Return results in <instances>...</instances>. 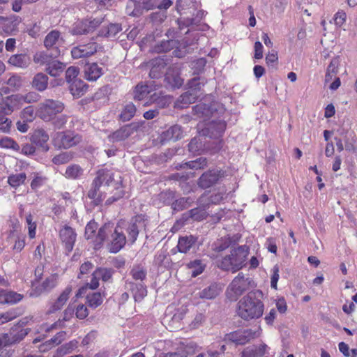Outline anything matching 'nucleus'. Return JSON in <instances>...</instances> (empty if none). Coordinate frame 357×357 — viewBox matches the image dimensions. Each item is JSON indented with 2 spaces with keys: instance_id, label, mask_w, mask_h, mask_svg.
<instances>
[{
  "instance_id": "f257e3e1",
  "label": "nucleus",
  "mask_w": 357,
  "mask_h": 357,
  "mask_svg": "<svg viewBox=\"0 0 357 357\" xmlns=\"http://www.w3.org/2000/svg\"><path fill=\"white\" fill-rule=\"evenodd\" d=\"M263 293L260 290L251 291L238 302L236 313L245 321L260 318L264 313V305L261 301Z\"/></svg>"
},
{
  "instance_id": "f03ea898",
  "label": "nucleus",
  "mask_w": 357,
  "mask_h": 357,
  "mask_svg": "<svg viewBox=\"0 0 357 357\" xmlns=\"http://www.w3.org/2000/svg\"><path fill=\"white\" fill-rule=\"evenodd\" d=\"M105 183L107 186L122 187V178L119 172H114L107 169H100L94 178L92 187L88 192V197L98 206L105 199V195L100 192V188Z\"/></svg>"
},
{
  "instance_id": "7ed1b4c3",
  "label": "nucleus",
  "mask_w": 357,
  "mask_h": 357,
  "mask_svg": "<svg viewBox=\"0 0 357 357\" xmlns=\"http://www.w3.org/2000/svg\"><path fill=\"white\" fill-rule=\"evenodd\" d=\"M248 253L249 248L248 246H238L232 249L229 255L218 260L217 266L223 271L236 273L245 266Z\"/></svg>"
},
{
  "instance_id": "20e7f679",
  "label": "nucleus",
  "mask_w": 357,
  "mask_h": 357,
  "mask_svg": "<svg viewBox=\"0 0 357 357\" xmlns=\"http://www.w3.org/2000/svg\"><path fill=\"white\" fill-rule=\"evenodd\" d=\"M252 280L243 273H239L228 285L225 295L231 302L236 301L241 296L248 291L252 284Z\"/></svg>"
},
{
  "instance_id": "39448f33",
  "label": "nucleus",
  "mask_w": 357,
  "mask_h": 357,
  "mask_svg": "<svg viewBox=\"0 0 357 357\" xmlns=\"http://www.w3.org/2000/svg\"><path fill=\"white\" fill-rule=\"evenodd\" d=\"M64 104L58 100L45 99L40 102L36 110L37 116L45 122L51 121L63 112Z\"/></svg>"
},
{
  "instance_id": "423d86ee",
  "label": "nucleus",
  "mask_w": 357,
  "mask_h": 357,
  "mask_svg": "<svg viewBox=\"0 0 357 357\" xmlns=\"http://www.w3.org/2000/svg\"><path fill=\"white\" fill-rule=\"evenodd\" d=\"M119 225H121L122 229H126L128 241L133 244L136 241L139 231L146 229L147 220L144 215H137L132 218L128 222L120 221Z\"/></svg>"
},
{
  "instance_id": "0eeeda50",
  "label": "nucleus",
  "mask_w": 357,
  "mask_h": 357,
  "mask_svg": "<svg viewBox=\"0 0 357 357\" xmlns=\"http://www.w3.org/2000/svg\"><path fill=\"white\" fill-rule=\"evenodd\" d=\"M29 328H24L20 326H15L8 333L0 335V349L22 341L30 332Z\"/></svg>"
},
{
  "instance_id": "6e6552de",
  "label": "nucleus",
  "mask_w": 357,
  "mask_h": 357,
  "mask_svg": "<svg viewBox=\"0 0 357 357\" xmlns=\"http://www.w3.org/2000/svg\"><path fill=\"white\" fill-rule=\"evenodd\" d=\"M261 334V329L257 330L246 329L243 331H237L227 335V339L236 344L243 345L258 337Z\"/></svg>"
},
{
  "instance_id": "1a4fd4ad",
  "label": "nucleus",
  "mask_w": 357,
  "mask_h": 357,
  "mask_svg": "<svg viewBox=\"0 0 357 357\" xmlns=\"http://www.w3.org/2000/svg\"><path fill=\"white\" fill-rule=\"evenodd\" d=\"M64 42L61 33L57 30H52L47 34L43 43L46 49L52 51L54 57H58L61 52L59 47L63 45Z\"/></svg>"
},
{
  "instance_id": "9d476101",
  "label": "nucleus",
  "mask_w": 357,
  "mask_h": 357,
  "mask_svg": "<svg viewBox=\"0 0 357 357\" xmlns=\"http://www.w3.org/2000/svg\"><path fill=\"white\" fill-rule=\"evenodd\" d=\"M80 135L73 132H57L53 139L55 146L59 149H69L77 145L81 141Z\"/></svg>"
},
{
  "instance_id": "9b49d317",
  "label": "nucleus",
  "mask_w": 357,
  "mask_h": 357,
  "mask_svg": "<svg viewBox=\"0 0 357 357\" xmlns=\"http://www.w3.org/2000/svg\"><path fill=\"white\" fill-rule=\"evenodd\" d=\"M103 18H89L78 22L72 29L73 35H83L93 32L102 22Z\"/></svg>"
},
{
  "instance_id": "f8f14e48",
  "label": "nucleus",
  "mask_w": 357,
  "mask_h": 357,
  "mask_svg": "<svg viewBox=\"0 0 357 357\" xmlns=\"http://www.w3.org/2000/svg\"><path fill=\"white\" fill-rule=\"evenodd\" d=\"M222 176V174L221 172V170L218 169H211L208 170L204 174H202V176L199 178L197 184L199 187H200L202 189H206L208 188H211L221 178Z\"/></svg>"
},
{
  "instance_id": "ddd939ff",
  "label": "nucleus",
  "mask_w": 357,
  "mask_h": 357,
  "mask_svg": "<svg viewBox=\"0 0 357 357\" xmlns=\"http://www.w3.org/2000/svg\"><path fill=\"white\" fill-rule=\"evenodd\" d=\"M111 237L110 251L116 253L123 248L126 243V236L121 228V225L118 224L114 230H112Z\"/></svg>"
},
{
  "instance_id": "4468645a",
  "label": "nucleus",
  "mask_w": 357,
  "mask_h": 357,
  "mask_svg": "<svg viewBox=\"0 0 357 357\" xmlns=\"http://www.w3.org/2000/svg\"><path fill=\"white\" fill-rule=\"evenodd\" d=\"M97 43L95 42H91L88 44L79 45L73 47L71 50V55L75 59L87 57L95 54L97 52Z\"/></svg>"
},
{
  "instance_id": "2eb2a0df",
  "label": "nucleus",
  "mask_w": 357,
  "mask_h": 357,
  "mask_svg": "<svg viewBox=\"0 0 357 357\" xmlns=\"http://www.w3.org/2000/svg\"><path fill=\"white\" fill-rule=\"evenodd\" d=\"M138 128L135 123L126 125L109 135V140L112 142H117L126 139Z\"/></svg>"
},
{
  "instance_id": "dca6fc26",
  "label": "nucleus",
  "mask_w": 357,
  "mask_h": 357,
  "mask_svg": "<svg viewBox=\"0 0 357 357\" xmlns=\"http://www.w3.org/2000/svg\"><path fill=\"white\" fill-rule=\"evenodd\" d=\"M73 291V288L70 285H68L59 295L57 298L50 305L48 313H54L59 310H61L63 306L66 304L68 301L71 293Z\"/></svg>"
},
{
  "instance_id": "f3484780",
  "label": "nucleus",
  "mask_w": 357,
  "mask_h": 357,
  "mask_svg": "<svg viewBox=\"0 0 357 357\" xmlns=\"http://www.w3.org/2000/svg\"><path fill=\"white\" fill-rule=\"evenodd\" d=\"M165 80L172 88H179L183 84V79L180 76V68L173 65L167 68Z\"/></svg>"
},
{
  "instance_id": "a211bd4d",
  "label": "nucleus",
  "mask_w": 357,
  "mask_h": 357,
  "mask_svg": "<svg viewBox=\"0 0 357 357\" xmlns=\"http://www.w3.org/2000/svg\"><path fill=\"white\" fill-rule=\"evenodd\" d=\"M225 128L226 123L224 121H212L202 130V135L210 138H218L225 132Z\"/></svg>"
},
{
  "instance_id": "6ab92c4d",
  "label": "nucleus",
  "mask_w": 357,
  "mask_h": 357,
  "mask_svg": "<svg viewBox=\"0 0 357 357\" xmlns=\"http://www.w3.org/2000/svg\"><path fill=\"white\" fill-rule=\"evenodd\" d=\"M57 285V275H52L47 278L41 284L36 286L30 293L31 296H38L44 292L50 291Z\"/></svg>"
},
{
  "instance_id": "aec40b11",
  "label": "nucleus",
  "mask_w": 357,
  "mask_h": 357,
  "mask_svg": "<svg viewBox=\"0 0 357 357\" xmlns=\"http://www.w3.org/2000/svg\"><path fill=\"white\" fill-rule=\"evenodd\" d=\"M183 132V130L180 126H172L160 134V142L164 144L169 141H177L182 138Z\"/></svg>"
},
{
  "instance_id": "412c9836",
  "label": "nucleus",
  "mask_w": 357,
  "mask_h": 357,
  "mask_svg": "<svg viewBox=\"0 0 357 357\" xmlns=\"http://www.w3.org/2000/svg\"><path fill=\"white\" fill-rule=\"evenodd\" d=\"M60 238L65 244L66 250L70 252L76 240V233L75 231L70 227L66 226L60 230Z\"/></svg>"
},
{
  "instance_id": "4be33fe9",
  "label": "nucleus",
  "mask_w": 357,
  "mask_h": 357,
  "mask_svg": "<svg viewBox=\"0 0 357 357\" xmlns=\"http://www.w3.org/2000/svg\"><path fill=\"white\" fill-rule=\"evenodd\" d=\"M167 64L166 61L160 56L152 59L150 61L151 68L150 70L149 76L151 78H158L161 77Z\"/></svg>"
},
{
  "instance_id": "5701e85b",
  "label": "nucleus",
  "mask_w": 357,
  "mask_h": 357,
  "mask_svg": "<svg viewBox=\"0 0 357 357\" xmlns=\"http://www.w3.org/2000/svg\"><path fill=\"white\" fill-rule=\"evenodd\" d=\"M222 291L220 284L212 283L199 292V297L202 299H214Z\"/></svg>"
},
{
  "instance_id": "b1692460",
  "label": "nucleus",
  "mask_w": 357,
  "mask_h": 357,
  "mask_svg": "<svg viewBox=\"0 0 357 357\" xmlns=\"http://www.w3.org/2000/svg\"><path fill=\"white\" fill-rule=\"evenodd\" d=\"M8 62L15 67L24 69L30 65L31 58L26 54H17L12 55Z\"/></svg>"
},
{
  "instance_id": "393cba45",
  "label": "nucleus",
  "mask_w": 357,
  "mask_h": 357,
  "mask_svg": "<svg viewBox=\"0 0 357 357\" xmlns=\"http://www.w3.org/2000/svg\"><path fill=\"white\" fill-rule=\"evenodd\" d=\"M78 341L73 340L59 347L52 355V357H63L71 354L78 347Z\"/></svg>"
},
{
  "instance_id": "a878e982",
  "label": "nucleus",
  "mask_w": 357,
  "mask_h": 357,
  "mask_svg": "<svg viewBox=\"0 0 357 357\" xmlns=\"http://www.w3.org/2000/svg\"><path fill=\"white\" fill-rule=\"evenodd\" d=\"M49 140V135L47 132L42 128L36 130L32 136L31 141L37 145L41 146L45 151L48 150V146L47 142Z\"/></svg>"
},
{
  "instance_id": "bb28decb",
  "label": "nucleus",
  "mask_w": 357,
  "mask_h": 357,
  "mask_svg": "<svg viewBox=\"0 0 357 357\" xmlns=\"http://www.w3.org/2000/svg\"><path fill=\"white\" fill-rule=\"evenodd\" d=\"M198 95L192 91H188L181 94L175 102V107L177 108L186 107L190 104L195 102Z\"/></svg>"
},
{
  "instance_id": "cd10ccee",
  "label": "nucleus",
  "mask_w": 357,
  "mask_h": 357,
  "mask_svg": "<svg viewBox=\"0 0 357 357\" xmlns=\"http://www.w3.org/2000/svg\"><path fill=\"white\" fill-rule=\"evenodd\" d=\"M85 78L89 81H96L102 75V68L96 63H92L85 66Z\"/></svg>"
},
{
  "instance_id": "c85d7f7f",
  "label": "nucleus",
  "mask_w": 357,
  "mask_h": 357,
  "mask_svg": "<svg viewBox=\"0 0 357 357\" xmlns=\"http://www.w3.org/2000/svg\"><path fill=\"white\" fill-rule=\"evenodd\" d=\"M6 83L8 86L3 87V91L5 93H9L19 91L23 85V79L17 75H13L8 79Z\"/></svg>"
},
{
  "instance_id": "c756f323",
  "label": "nucleus",
  "mask_w": 357,
  "mask_h": 357,
  "mask_svg": "<svg viewBox=\"0 0 357 357\" xmlns=\"http://www.w3.org/2000/svg\"><path fill=\"white\" fill-rule=\"evenodd\" d=\"M149 103L155 104L158 108H165L170 104V98L167 96H162L161 93H156L150 96L149 100L144 102V105H146Z\"/></svg>"
},
{
  "instance_id": "7c9ffc66",
  "label": "nucleus",
  "mask_w": 357,
  "mask_h": 357,
  "mask_svg": "<svg viewBox=\"0 0 357 357\" xmlns=\"http://www.w3.org/2000/svg\"><path fill=\"white\" fill-rule=\"evenodd\" d=\"M197 238L194 236H185L180 237L177 248L180 252L186 253L195 244Z\"/></svg>"
},
{
  "instance_id": "2f4dec72",
  "label": "nucleus",
  "mask_w": 357,
  "mask_h": 357,
  "mask_svg": "<svg viewBox=\"0 0 357 357\" xmlns=\"http://www.w3.org/2000/svg\"><path fill=\"white\" fill-rule=\"evenodd\" d=\"M121 31L122 27L120 24L111 23L107 26H102L99 31L98 36L106 38H114Z\"/></svg>"
},
{
  "instance_id": "473e14b6",
  "label": "nucleus",
  "mask_w": 357,
  "mask_h": 357,
  "mask_svg": "<svg viewBox=\"0 0 357 357\" xmlns=\"http://www.w3.org/2000/svg\"><path fill=\"white\" fill-rule=\"evenodd\" d=\"M144 10L142 3L135 0H129L127 2L126 13L128 15L138 17L143 13Z\"/></svg>"
},
{
  "instance_id": "72a5a7b5",
  "label": "nucleus",
  "mask_w": 357,
  "mask_h": 357,
  "mask_svg": "<svg viewBox=\"0 0 357 357\" xmlns=\"http://www.w3.org/2000/svg\"><path fill=\"white\" fill-rule=\"evenodd\" d=\"M48 79V77L45 74L38 73L33 78L32 86L38 91H43L47 88Z\"/></svg>"
},
{
  "instance_id": "f704fd0d",
  "label": "nucleus",
  "mask_w": 357,
  "mask_h": 357,
  "mask_svg": "<svg viewBox=\"0 0 357 357\" xmlns=\"http://www.w3.org/2000/svg\"><path fill=\"white\" fill-rule=\"evenodd\" d=\"M340 65L339 57H335L332 59L330 64L327 67L326 73L325 75V83H328L333 80V79L337 77L336 75L338 72V67Z\"/></svg>"
},
{
  "instance_id": "c9c22d12",
  "label": "nucleus",
  "mask_w": 357,
  "mask_h": 357,
  "mask_svg": "<svg viewBox=\"0 0 357 357\" xmlns=\"http://www.w3.org/2000/svg\"><path fill=\"white\" fill-rule=\"evenodd\" d=\"M66 65L58 61L52 60L45 68V71L52 77L59 76L64 70Z\"/></svg>"
},
{
  "instance_id": "e433bc0d",
  "label": "nucleus",
  "mask_w": 357,
  "mask_h": 357,
  "mask_svg": "<svg viewBox=\"0 0 357 357\" xmlns=\"http://www.w3.org/2000/svg\"><path fill=\"white\" fill-rule=\"evenodd\" d=\"M206 218V213L204 209L195 208L183 214V219L185 221L192 219L195 221H201Z\"/></svg>"
},
{
  "instance_id": "4c0bfd02",
  "label": "nucleus",
  "mask_w": 357,
  "mask_h": 357,
  "mask_svg": "<svg viewBox=\"0 0 357 357\" xmlns=\"http://www.w3.org/2000/svg\"><path fill=\"white\" fill-rule=\"evenodd\" d=\"M19 96H7L3 98V100L0 104V111L6 115L10 114L14 109V103L17 100Z\"/></svg>"
},
{
  "instance_id": "58836bf2",
  "label": "nucleus",
  "mask_w": 357,
  "mask_h": 357,
  "mask_svg": "<svg viewBox=\"0 0 357 357\" xmlns=\"http://www.w3.org/2000/svg\"><path fill=\"white\" fill-rule=\"evenodd\" d=\"M21 22L22 19L20 17L16 15L10 16L6 20V22L4 24L5 32L11 34L13 32L17 31L18 26Z\"/></svg>"
},
{
  "instance_id": "ea45409f",
  "label": "nucleus",
  "mask_w": 357,
  "mask_h": 357,
  "mask_svg": "<svg viewBox=\"0 0 357 357\" xmlns=\"http://www.w3.org/2000/svg\"><path fill=\"white\" fill-rule=\"evenodd\" d=\"M86 90V84L80 79H75L70 85V91L73 96L80 97Z\"/></svg>"
},
{
  "instance_id": "a19ab883",
  "label": "nucleus",
  "mask_w": 357,
  "mask_h": 357,
  "mask_svg": "<svg viewBox=\"0 0 357 357\" xmlns=\"http://www.w3.org/2000/svg\"><path fill=\"white\" fill-rule=\"evenodd\" d=\"M207 166V160L206 158L200 157L195 160H192L181 163L179 168H189L192 169H201Z\"/></svg>"
},
{
  "instance_id": "79ce46f5",
  "label": "nucleus",
  "mask_w": 357,
  "mask_h": 357,
  "mask_svg": "<svg viewBox=\"0 0 357 357\" xmlns=\"http://www.w3.org/2000/svg\"><path fill=\"white\" fill-rule=\"evenodd\" d=\"M26 175L24 172L10 174L8 177V183L13 188H17L24 183Z\"/></svg>"
},
{
  "instance_id": "37998d69",
  "label": "nucleus",
  "mask_w": 357,
  "mask_h": 357,
  "mask_svg": "<svg viewBox=\"0 0 357 357\" xmlns=\"http://www.w3.org/2000/svg\"><path fill=\"white\" fill-rule=\"evenodd\" d=\"M52 58H55L53 56V52L50 54L45 52H39L34 54L33 60L34 63L37 64L45 65L47 66L48 63L53 60Z\"/></svg>"
},
{
  "instance_id": "c03bdc74",
  "label": "nucleus",
  "mask_w": 357,
  "mask_h": 357,
  "mask_svg": "<svg viewBox=\"0 0 357 357\" xmlns=\"http://www.w3.org/2000/svg\"><path fill=\"white\" fill-rule=\"evenodd\" d=\"M178 45V41L174 39H168L162 41L159 45L155 46V51L157 52H167L173 50Z\"/></svg>"
},
{
  "instance_id": "a18cd8bd",
  "label": "nucleus",
  "mask_w": 357,
  "mask_h": 357,
  "mask_svg": "<svg viewBox=\"0 0 357 357\" xmlns=\"http://www.w3.org/2000/svg\"><path fill=\"white\" fill-rule=\"evenodd\" d=\"M204 15L205 12L203 10H200L197 11L196 16L195 17L187 19L184 22H183L181 20H178L176 22L178 25L179 29L181 30L183 29L182 26H188L190 25L198 24L202 20Z\"/></svg>"
},
{
  "instance_id": "49530a36",
  "label": "nucleus",
  "mask_w": 357,
  "mask_h": 357,
  "mask_svg": "<svg viewBox=\"0 0 357 357\" xmlns=\"http://www.w3.org/2000/svg\"><path fill=\"white\" fill-rule=\"evenodd\" d=\"M51 121L55 128L63 129L66 128L68 123L70 121V123H71L73 120L71 116L66 114H61L59 116L56 115Z\"/></svg>"
},
{
  "instance_id": "de8ad7c7",
  "label": "nucleus",
  "mask_w": 357,
  "mask_h": 357,
  "mask_svg": "<svg viewBox=\"0 0 357 357\" xmlns=\"http://www.w3.org/2000/svg\"><path fill=\"white\" fill-rule=\"evenodd\" d=\"M66 333L65 331H60L57 333L53 337L47 340L44 344L43 346L46 347V348L44 349V351L45 349H50L52 347L59 345L62 342H63L66 340Z\"/></svg>"
},
{
  "instance_id": "09e8293b",
  "label": "nucleus",
  "mask_w": 357,
  "mask_h": 357,
  "mask_svg": "<svg viewBox=\"0 0 357 357\" xmlns=\"http://www.w3.org/2000/svg\"><path fill=\"white\" fill-rule=\"evenodd\" d=\"M83 173V169L78 165H69L66 170L65 176L68 178L76 179Z\"/></svg>"
},
{
  "instance_id": "8fccbe9b",
  "label": "nucleus",
  "mask_w": 357,
  "mask_h": 357,
  "mask_svg": "<svg viewBox=\"0 0 357 357\" xmlns=\"http://www.w3.org/2000/svg\"><path fill=\"white\" fill-rule=\"evenodd\" d=\"M136 112V107L135 105L130 102L127 104L123 110L122 111L121 114H120V119L123 121H130L135 114Z\"/></svg>"
},
{
  "instance_id": "3c124183",
  "label": "nucleus",
  "mask_w": 357,
  "mask_h": 357,
  "mask_svg": "<svg viewBox=\"0 0 357 357\" xmlns=\"http://www.w3.org/2000/svg\"><path fill=\"white\" fill-rule=\"evenodd\" d=\"M112 227L111 223H106L100 228L96 237V241H98V243H102L107 238L108 235L112 234Z\"/></svg>"
},
{
  "instance_id": "603ef678",
  "label": "nucleus",
  "mask_w": 357,
  "mask_h": 357,
  "mask_svg": "<svg viewBox=\"0 0 357 357\" xmlns=\"http://www.w3.org/2000/svg\"><path fill=\"white\" fill-rule=\"evenodd\" d=\"M192 202L193 199L190 197H181L173 202L172 208L174 211H181L189 207Z\"/></svg>"
},
{
  "instance_id": "864d4df0",
  "label": "nucleus",
  "mask_w": 357,
  "mask_h": 357,
  "mask_svg": "<svg viewBox=\"0 0 357 357\" xmlns=\"http://www.w3.org/2000/svg\"><path fill=\"white\" fill-rule=\"evenodd\" d=\"M130 274L135 280L143 281L146 277V270L140 265L133 266Z\"/></svg>"
},
{
  "instance_id": "5fc2aeb1",
  "label": "nucleus",
  "mask_w": 357,
  "mask_h": 357,
  "mask_svg": "<svg viewBox=\"0 0 357 357\" xmlns=\"http://www.w3.org/2000/svg\"><path fill=\"white\" fill-rule=\"evenodd\" d=\"M86 300L89 305L91 307L96 308L102 304V296L100 293L96 292L87 295Z\"/></svg>"
},
{
  "instance_id": "6e6d98bb",
  "label": "nucleus",
  "mask_w": 357,
  "mask_h": 357,
  "mask_svg": "<svg viewBox=\"0 0 357 357\" xmlns=\"http://www.w3.org/2000/svg\"><path fill=\"white\" fill-rule=\"evenodd\" d=\"M73 158L71 152H63L55 155L52 158V162L55 165H63L70 162Z\"/></svg>"
},
{
  "instance_id": "4d7b16f0",
  "label": "nucleus",
  "mask_w": 357,
  "mask_h": 357,
  "mask_svg": "<svg viewBox=\"0 0 357 357\" xmlns=\"http://www.w3.org/2000/svg\"><path fill=\"white\" fill-rule=\"evenodd\" d=\"M114 273V271L112 268H97L95 270V275H98L99 279H101L103 282L109 281Z\"/></svg>"
},
{
  "instance_id": "13d9d810",
  "label": "nucleus",
  "mask_w": 357,
  "mask_h": 357,
  "mask_svg": "<svg viewBox=\"0 0 357 357\" xmlns=\"http://www.w3.org/2000/svg\"><path fill=\"white\" fill-rule=\"evenodd\" d=\"M149 93V87L146 85H137L134 91V99L137 100H144Z\"/></svg>"
},
{
  "instance_id": "bf43d9fd",
  "label": "nucleus",
  "mask_w": 357,
  "mask_h": 357,
  "mask_svg": "<svg viewBox=\"0 0 357 357\" xmlns=\"http://www.w3.org/2000/svg\"><path fill=\"white\" fill-rule=\"evenodd\" d=\"M204 84L205 82L204 81V79L197 77L190 79L188 82V85L190 91L195 92L197 94V91H200Z\"/></svg>"
},
{
  "instance_id": "052dcab7",
  "label": "nucleus",
  "mask_w": 357,
  "mask_h": 357,
  "mask_svg": "<svg viewBox=\"0 0 357 357\" xmlns=\"http://www.w3.org/2000/svg\"><path fill=\"white\" fill-rule=\"evenodd\" d=\"M202 149V142L197 137L192 138L188 144V151L192 154H199Z\"/></svg>"
},
{
  "instance_id": "680f3d73",
  "label": "nucleus",
  "mask_w": 357,
  "mask_h": 357,
  "mask_svg": "<svg viewBox=\"0 0 357 357\" xmlns=\"http://www.w3.org/2000/svg\"><path fill=\"white\" fill-rule=\"evenodd\" d=\"M188 266L190 268L192 269V275L193 277H196L198 275L201 274L204 268V266L202 265V261L199 259H195L192 261H190Z\"/></svg>"
},
{
  "instance_id": "e2e57ef3",
  "label": "nucleus",
  "mask_w": 357,
  "mask_h": 357,
  "mask_svg": "<svg viewBox=\"0 0 357 357\" xmlns=\"http://www.w3.org/2000/svg\"><path fill=\"white\" fill-rule=\"evenodd\" d=\"M342 142L344 141L345 149L348 151H355V143L356 142L355 133H350L346 137H341Z\"/></svg>"
},
{
  "instance_id": "0e129e2a",
  "label": "nucleus",
  "mask_w": 357,
  "mask_h": 357,
  "mask_svg": "<svg viewBox=\"0 0 357 357\" xmlns=\"http://www.w3.org/2000/svg\"><path fill=\"white\" fill-rule=\"evenodd\" d=\"M206 64V60L204 58H199L191 63V68L193 70L194 74L199 75L201 73Z\"/></svg>"
},
{
  "instance_id": "69168bd1",
  "label": "nucleus",
  "mask_w": 357,
  "mask_h": 357,
  "mask_svg": "<svg viewBox=\"0 0 357 357\" xmlns=\"http://www.w3.org/2000/svg\"><path fill=\"white\" fill-rule=\"evenodd\" d=\"M18 313L15 310H11L0 314V325L10 321L18 317Z\"/></svg>"
},
{
  "instance_id": "338daca9",
  "label": "nucleus",
  "mask_w": 357,
  "mask_h": 357,
  "mask_svg": "<svg viewBox=\"0 0 357 357\" xmlns=\"http://www.w3.org/2000/svg\"><path fill=\"white\" fill-rule=\"evenodd\" d=\"M36 116H37L36 112H35L32 106H28L25 107L21 114L22 119L29 122H32Z\"/></svg>"
},
{
  "instance_id": "774afa93",
  "label": "nucleus",
  "mask_w": 357,
  "mask_h": 357,
  "mask_svg": "<svg viewBox=\"0 0 357 357\" xmlns=\"http://www.w3.org/2000/svg\"><path fill=\"white\" fill-rule=\"evenodd\" d=\"M7 304L9 305H13L19 303L21 301L23 298L24 295L21 294H18L13 291H8L7 290Z\"/></svg>"
}]
</instances>
